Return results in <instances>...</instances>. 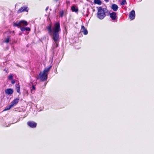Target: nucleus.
Instances as JSON below:
<instances>
[{"label": "nucleus", "mask_w": 154, "mask_h": 154, "mask_svg": "<svg viewBox=\"0 0 154 154\" xmlns=\"http://www.w3.org/2000/svg\"><path fill=\"white\" fill-rule=\"evenodd\" d=\"M110 17L113 20H115L116 18V14L115 12H112L110 14Z\"/></svg>", "instance_id": "10"}, {"label": "nucleus", "mask_w": 154, "mask_h": 154, "mask_svg": "<svg viewBox=\"0 0 154 154\" xmlns=\"http://www.w3.org/2000/svg\"><path fill=\"white\" fill-rule=\"evenodd\" d=\"M25 29L26 31H29L30 30V29L29 28L27 27H25Z\"/></svg>", "instance_id": "22"}, {"label": "nucleus", "mask_w": 154, "mask_h": 154, "mask_svg": "<svg viewBox=\"0 0 154 154\" xmlns=\"http://www.w3.org/2000/svg\"><path fill=\"white\" fill-rule=\"evenodd\" d=\"M13 24L14 26H18L19 27H20L26 26L28 24V23L26 21L22 20L14 23Z\"/></svg>", "instance_id": "4"}, {"label": "nucleus", "mask_w": 154, "mask_h": 154, "mask_svg": "<svg viewBox=\"0 0 154 154\" xmlns=\"http://www.w3.org/2000/svg\"><path fill=\"white\" fill-rule=\"evenodd\" d=\"M16 87L17 89V92L20 93V87L18 85H16Z\"/></svg>", "instance_id": "16"}, {"label": "nucleus", "mask_w": 154, "mask_h": 154, "mask_svg": "<svg viewBox=\"0 0 154 154\" xmlns=\"http://www.w3.org/2000/svg\"><path fill=\"white\" fill-rule=\"evenodd\" d=\"M130 19L131 20L134 19L135 17V12L134 10H132L130 13L129 15Z\"/></svg>", "instance_id": "6"}, {"label": "nucleus", "mask_w": 154, "mask_h": 154, "mask_svg": "<svg viewBox=\"0 0 154 154\" xmlns=\"http://www.w3.org/2000/svg\"><path fill=\"white\" fill-rule=\"evenodd\" d=\"M48 33L54 41L53 44L54 48H57L58 46L59 40V32L60 30V23L56 22L52 26L51 24L47 27Z\"/></svg>", "instance_id": "1"}, {"label": "nucleus", "mask_w": 154, "mask_h": 154, "mask_svg": "<svg viewBox=\"0 0 154 154\" xmlns=\"http://www.w3.org/2000/svg\"><path fill=\"white\" fill-rule=\"evenodd\" d=\"M19 99L18 98H16L11 103L10 105L13 107L15 106L18 103Z\"/></svg>", "instance_id": "7"}, {"label": "nucleus", "mask_w": 154, "mask_h": 154, "mask_svg": "<svg viewBox=\"0 0 154 154\" xmlns=\"http://www.w3.org/2000/svg\"><path fill=\"white\" fill-rule=\"evenodd\" d=\"M32 88V89H35V87L34 86H33Z\"/></svg>", "instance_id": "24"}, {"label": "nucleus", "mask_w": 154, "mask_h": 154, "mask_svg": "<svg viewBox=\"0 0 154 154\" xmlns=\"http://www.w3.org/2000/svg\"><path fill=\"white\" fill-rule=\"evenodd\" d=\"M81 31L85 35H86L88 33V32L87 29L83 25H82L81 26Z\"/></svg>", "instance_id": "9"}, {"label": "nucleus", "mask_w": 154, "mask_h": 154, "mask_svg": "<svg viewBox=\"0 0 154 154\" xmlns=\"http://www.w3.org/2000/svg\"><path fill=\"white\" fill-rule=\"evenodd\" d=\"M13 76L11 74H10V75L8 76V78L9 80H12L13 79Z\"/></svg>", "instance_id": "17"}, {"label": "nucleus", "mask_w": 154, "mask_h": 154, "mask_svg": "<svg viewBox=\"0 0 154 154\" xmlns=\"http://www.w3.org/2000/svg\"><path fill=\"white\" fill-rule=\"evenodd\" d=\"M51 66H50L48 67L45 69L43 72H41L39 75L38 78L42 81L46 80L48 78V74L50 71Z\"/></svg>", "instance_id": "3"}, {"label": "nucleus", "mask_w": 154, "mask_h": 154, "mask_svg": "<svg viewBox=\"0 0 154 154\" xmlns=\"http://www.w3.org/2000/svg\"><path fill=\"white\" fill-rule=\"evenodd\" d=\"M98 11L97 17L100 20L103 19L106 16L105 14L108 12L107 9L101 7H97Z\"/></svg>", "instance_id": "2"}, {"label": "nucleus", "mask_w": 154, "mask_h": 154, "mask_svg": "<svg viewBox=\"0 0 154 154\" xmlns=\"http://www.w3.org/2000/svg\"><path fill=\"white\" fill-rule=\"evenodd\" d=\"M11 80V83L12 84H14L15 83V81L14 80H13V79H12V80Z\"/></svg>", "instance_id": "23"}, {"label": "nucleus", "mask_w": 154, "mask_h": 154, "mask_svg": "<svg viewBox=\"0 0 154 154\" xmlns=\"http://www.w3.org/2000/svg\"><path fill=\"white\" fill-rule=\"evenodd\" d=\"M14 92L13 89L11 88L7 89L5 90V92L7 94L10 95L12 94Z\"/></svg>", "instance_id": "8"}, {"label": "nucleus", "mask_w": 154, "mask_h": 154, "mask_svg": "<svg viewBox=\"0 0 154 154\" xmlns=\"http://www.w3.org/2000/svg\"><path fill=\"white\" fill-rule=\"evenodd\" d=\"M9 38H6L4 41V42H5L6 43H8L9 42Z\"/></svg>", "instance_id": "19"}, {"label": "nucleus", "mask_w": 154, "mask_h": 154, "mask_svg": "<svg viewBox=\"0 0 154 154\" xmlns=\"http://www.w3.org/2000/svg\"><path fill=\"white\" fill-rule=\"evenodd\" d=\"M88 14H87L86 15V16L87 17H88Z\"/></svg>", "instance_id": "26"}, {"label": "nucleus", "mask_w": 154, "mask_h": 154, "mask_svg": "<svg viewBox=\"0 0 154 154\" xmlns=\"http://www.w3.org/2000/svg\"><path fill=\"white\" fill-rule=\"evenodd\" d=\"M71 9L73 11L76 12L78 11V9L74 6L72 7Z\"/></svg>", "instance_id": "13"}, {"label": "nucleus", "mask_w": 154, "mask_h": 154, "mask_svg": "<svg viewBox=\"0 0 154 154\" xmlns=\"http://www.w3.org/2000/svg\"><path fill=\"white\" fill-rule=\"evenodd\" d=\"M60 15L61 17H62L63 15V11H60Z\"/></svg>", "instance_id": "21"}, {"label": "nucleus", "mask_w": 154, "mask_h": 154, "mask_svg": "<svg viewBox=\"0 0 154 154\" xmlns=\"http://www.w3.org/2000/svg\"><path fill=\"white\" fill-rule=\"evenodd\" d=\"M48 9V8H47L46 9V10H47Z\"/></svg>", "instance_id": "27"}, {"label": "nucleus", "mask_w": 154, "mask_h": 154, "mask_svg": "<svg viewBox=\"0 0 154 154\" xmlns=\"http://www.w3.org/2000/svg\"><path fill=\"white\" fill-rule=\"evenodd\" d=\"M118 6L116 4H113L111 7V8L114 11H116L118 9Z\"/></svg>", "instance_id": "12"}, {"label": "nucleus", "mask_w": 154, "mask_h": 154, "mask_svg": "<svg viewBox=\"0 0 154 154\" xmlns=\"http://www.w3.org/2000/svg\"><path fill=\"white\" fill-rule=\"evenodd\" d=\"M12 107L10 105L9 106H6L5 109L3 111H5L10 109Z\"/></svg>", "instance_id": "15"}, {"label": "nucleus", "mask_w": 154, "mask_h": 154, "mask_svg": "<svg viewBox=\"0 0 154 154\" xmlns=\"http://www.w3.org/2000/svg\"><path fill=\"white\" fill-rule=\"evenodd\" d=\"M27 7H23L20 8L18 10V11L20 12H22L23 11H28V10H27Z\"/></svg>", "instance_id": "11"}, {"label": "nucleus", "mask_w": 154, "mask_h": 154, "mask_svg": "<svg viewBox=\"0 0 154 154\" xmlns=\"http://www.w3.org/2000/svg\"><path fill=\"white\" fill-rule=\"evenodd\" d=\"M94 2L95 4L100 5L101 4V2L100 0H94Z\"/></svg>", "instance_id": "14"}, {"label": "nucleus", "mask_w": 154, "mask_h": 154, "mask_svg": "<svg viewBox=\"0 0 154 154\" xmlns=\"http://www.w3.org/2000/svg\"><path fill=\"white\" fill-rule=\"evenodd\" d=\"M126 3V1L125 0H123L122 1V2L121 3V5H124Z\"/></svg>", "instance_id": "18"}, {"label": "nucleus", "mask_w": 154, "mask_h": 154, "mask_svg": "<svg viewBox=\"0 0 154 154\" xmlns=\"http://www.w3.org/2000/svg\"><path fill=\"white\" fill-rule=\"evenodd\" d=\"M20 28L21 30L22 31H25L26 30L25 27H24V26L22 27H20Z\"/></svg>", "instance_id": "20"}, {"label": "nucleus", "mask_w": 154, "mask_h": 154, "mask_svg": "<svg viewBox=\"0 0 154 154\" xmlns=\"http://www.w3.org/2000/svg\"><path fill=\"white\" fill-rule=\"evenodd\" d=\"M27 125L32 128L36 127L37 124L33 121H29L27 122Z\"/></svg>", "instance_id": "5"}, {"label": "nucleus", "mask_w": 154, "mask_h": 154, "mask_svg": "<svg viewBox=\"0 0 154 154\" xmlns=\"http://www.w3.org/2000/svg\"><path fill=\"white\" fill-rule=\"evenodd\" d=\"M105 1H106V2H107L109 1V0H104Z\"/></svg>", "instance_id": "25"}]
</instances>
